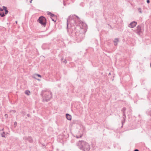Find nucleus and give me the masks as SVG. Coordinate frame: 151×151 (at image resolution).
Returning a JSON list of instances; mask_svg holds the SVG:
<instances>
[{"instance_id": "1", "label": "nucleus", "mask_w": 151, "mask_h": 151, "mask_svg": "<svg viewBox=\"0 0 151 151\" xmlns=\"http://www.w3.org/2000/svg\"><path fill=\"white\" fill-rule=\"evenodd\" d=\"M83 23L79 17L75 15H70L67 19V29L68 35L70 37L75 38L78 42L83 39L84 35L79 33L75 25L78 26Z\"/></svg>"}, {"instance_id": "2", "label": "nucleus", "mask_w": 151, "mask_h": 151, "mask_svg": "<svg viewBox=\"0 0 151 151\" xmlns=\"http://www.w3.org/2000/svg\"><path fill=\"white\" fill-rule=\"evenodd\" d=\"M78 146L80 149L83 151H88L90 148L89 144L83 140L80 141L78 142Z\"/></svg>"}, {"instance_id": "3", "label": "nucleus", "mask_w": 151, "mask_h": 151, "mask_svg": "<svg viewBox=\"0 0 151 151\" xmlns=\"http://www.w3.org/2000/svg\"><path fill=\"white\" fill-rule=\"evenodd\" d=\"M43 101L47 102L52 98V92L44 90L42 91Z\"/></svg>"}, {"instance_id": "4", "label": "nucleus", "mask_w": 151, "mask_h": 151, "mask_svg": "<svg viewBox=\"0 0 151 151\" xmlns=\"http://www.w3.org/2000/svg\"><path fill=\"white\" fill-rule=\"evenodd\" d=\"M144 31V29L142 27V24H140L138 25L136 28L134 30V32L138 35H140L141 34L143 33Z\"/></svg>"}, {"instance_id": "5", "label": "nucleus", "mask_w": 151, "mask_h": 151, "mask_svg": "<svg viewBox=\"0 0 151 151\" xmlns=\"http://www.w3.org/2000/svg\"><path fill=\"white\" fill-rule=\"evenodd\" d=\"M37 21L40 23L42 25L45 27V26L46 23V18L43 16H41L37 20Z\"/></svg>"}, {"instance_id": "6", "label": "nucleus", "mask_w": 151, "mask_h": 151, "mask_svg": "<svg viewBox=\"0 0 151 151\" xmlns=\"http://www.w3.org/2000/svg\"><path fill=\"white\" fill-rule=\"evenodd\" d=\"M23 139L26 142L28 141L30 143H32L33 142V140L32 138L30 136H25L23 137Z\"/></svg>"}, {"instance_id": "7", "label": "nucleus", "mask_w": 151, "mask_h": 151, "mask_svg": "<svg viewBox=\"0 0 151 151\" xmlns=\"http://www.w3.org/2000/svg\"><path fill=\"white\" fill-rule=\"evenodd\" d=\"M137 24V22L135 21H133L129 24L128 27L131 28H133L136 26Z\"/></svg>"}, {"instance_id": "8", "label": "nucleus", "mask_w": 151, "mask_h": 151, "mask_svg": "<svg viewBox=\"0 0 151 151\" xmlns=\"http://www.w3.org/2000/svg\"><path fill=\"white\" fill-rule=\"evenodd\" d=\"M122 118L123 119V120L122 121V124L123 125V123H125V120H126L125 119L126 118V116L125 115V113H123H123Z\"/></svg>"}, {"instance_id": "9", "label": "nucleus", "mask_w": 151, "mask_h": 151, "mask_svg": "<svg viewBox=\"0 0 151 151\" xmlns=\"http://www.w3.org/2000/svg\"><path fill=\"white\" fill-rule=\"evenodd\" d=\"M66 116L67 119L69 120H71V116L70 115L68 114H66Z\"/></svg>"}, {"instance_id": "10", "label": "nucleus", "mask_w": 151, "mask_h": 151, "mask_svg": "<svg viewBox=\"0 0 151 151\" xmlns=\"http://www.w3.org/2000/svg\"><path fill=\"white\" fill-rule=\"evenodd\" d=\"M3 8H4V10L5 11V15L7 14L8 12V10H7V7L4 6H3Z\"/></svg>"}, {"instance_id": "11", "label": "nucleus", "mask_w": 151, "mask_h": 151, "mask_svg": "<svg viewBox=\"0 0 151 151\" xmlns=\"http://www.w3.org/2000/svg\"><path fill=\"white\" fill-rule=\"evenodd\" d=\"M62 62H63L65 64H66L67 63V61L66 59H64L63 60V57H62L60 59Z\"/></svg>"}, {"instance_id": "12", "label": "nucleus", "mask_w": 151, "mask_h": 151, "mask_svg": "<svg viewBox=\"0 0 151 151\" xmlns=\"http://www.w3.org/2000/svg\"><path fill=\"white\" fill-rule=\"evenodd\" d=\"M47 14L48 15H50L51 18H52V17H55V16H56V15H55L54 14H53L52 13H51L50 12H49L47 13Z\"/></svg>"}, {"instance_id": "13", "label": "nucleus", "mask_w": 151, "mask_h": 151, "mask_svg": "<svg viewBox=\"0 0 151 151\" xmlns=\"http://www.w3.org/2000/svg\"><path fill=\"white\" fill-rule=\"evenodd\" d=\"M51 19L52 21H53L55 22H56V20L57 19V16H55V17H53L51 18Z\"/></svg>"}, {"instance_id": "14", "label": "nucleus", "mask_w": 151, "mask_h": 151, "mask_svg": "<svg viewBox=\"0 0 151 151\" xmlns=\"http://www.w3.org/2000/svg\"><path fill=\"white\" fill-rule=\"evenodd\" d=\"M30 93V91L28 90H26L25 91V94L28 96L29 95Z\"/></svg>"}, {"instance_id": "15", "label": "nucleus", "mask_w": 151, "mask_h": 151, "mask_svg": "<svg viewBox=\"0 0 151 151\" xmlns=\"http://www.w3.org/2000/svg\"><path fill=\"white\" fill-rule=\"evenodd\" d=\"M5 16V14L4 12H0V16L2 17H4Z\"/></svg>"}, {"instance_id": "16", "label": "nucleus", "mask_w": 151, "mask_h": 151, "mask_svg": "<svg viewBox=\"0 0 151 151\" xmlns=\"http://www.w3.org/2000/svg\"><path fill=\"white\" fill-rule=\"evenodd\" d=\"M126 110V108L125 107H123L122 109L121 110V111L123 113H125V111Z\"/></svg>"}, {"instance_id": "17", "label": "nucleus", "mask_w": 151, "mask_h": 151, "mask_svg": "<svg viewBox=\"0 0 151 151\" xmlns=\"http://www.w3.org/2000/svg\"><path fill=\"white\" fill-rule=\"evenodd\" d=\"M118 42H119V40H118V38L115 39L114 41V43H115V42L117 43Z\"/></svg>"}, {"instance_id": "18", "label": "nucleus", "mask_w": 151, "mask_h": 151, "mask_svg": "<svg viewBox=\"0 0 151 151\" xmlns=\"http://www.w3.org/2000/svg\"><path fill=\"white\" fill-rule=\"evenodd\" d=\"M1 137H5L4 132H3L1 134Z\"/></svg>"}, {"instance_id": "19", "label": "nucleus", "mask_w": 151, "mask_h": 151, "mask_svg": "<svg viewBox=\"0 0 151 151\" xmlns=\"http://www.w3.org/2000/svg\"><path fill=\"white\" fill-rule=\"evenodd\" d=\"M138 9V10L139 13H142V10H141V8H139Z\"/></svg>"}, {"instance_id": "20", "label": "nucleus", "mask_w": 151, "mask_h": 151, "mask_svg": "<svg viewBox=\"0 0 151 151\" xmlns=\"http://www.w3.org/2000/svg\"><path fill=\"white\" fill-rule=\"evenodd\" d=\"M35 75H36V76H37L38 77H41V75H40V74H36Z\"/></svg>"}, {"instance_id": "21", "label": "nucleus", "mask_w": 151, "mask_h": 151, "mask_svg": "<svg viewBox=\"0 0 151 151\" xmlns=\"http://www.w3.org/2000/svg\"><path fill=\"white\" fill-rule=\"evenodd\" d=\"M17 123L16 122H14V125L15 127L17 125Z\"/></svg>"}, {"instance_id": "22", "label": "nucleus", "mask_w": 151, "mask_h": 151, "mask_svg": "<svg viewBox=\"0 0 151 151\" xmlns=\"http://www.w3.org/2000/svg\"><path fill=\"white\" fill-rule=\"evenodd\" d=\"M4 10V8L3 9H2L1 8H0V11H3Z\"/></svg>"}, {"instance_id": "23", "label": "nucleus", "mask_w": 151, "mask_h": 151, "mask_svg": "<svg viewBox=\"0 0 151 151\" xmlns=\"http://www.w3.org/2000/svg\"><path fill=\"white\" fill-rule=\"evenodd\" d=\"M82 137V135H81L79 137H78V136H76V137L77 138H81Z\"/></svg>"}, {"instance_id": "24", "label": "nucleus", "mask_w": 151, "mask_h": 151, "mask_svg": "<svg viewBox=\"0 0 151 151\" xmlns=\"http://www.w3.org/2000/svg\"><path fill=\"white\" fill-rule=\"evenodd\" d=\"M147 2L148 4H149L150 3V1L149 0H147Z\"/></svg>"}, {"instance_id": "25", "label": "nucleus", "mask_w": 151, "mask_h": 151, "mask_svg": "<svg viewBox=\"0 0 151 151\" xmlns=\"http://www.w3.org/2000/svg\"><path fill=\"white\" fill-rule=\"evenodd\" d=\"M27 116L29 117H30V114H27Z\"/></svg>"}, {"instance_id": "26", "label": "nucleus", "mask_w": 151, "mask_h": 151, "mask_svg": "<svg viewBox=\"0 0 151 151\" xmlns=\"http://www.w3.org/2000/svg\"><path fill=\"white\" fill-rule=\"evenodd\" d=\"M117 45V43H116V42H115V43H114V45Z\"/></svg>"}, {"instance_id": "27", "label": "nucleus", "mask_w": 151, "mask_h": 151, "mask_svg": "<svg viewBox=\"0 0 151 151\" xmlns=\"http://www.w3.org/2000/svg\"><path fill=\"white\" fill-rule=\"evenodd\" d=\"M134 151H139V150L138 149H136L134 150Z\"/></svg>"}, {"instance_id": "28", "label": "nucleus", "mask_w": 151, "mask_h": 151, "mask_svg": "<svg viewBox=\"0 0 151 151\" xmlns=\"http://www.w3.org/2000/svg\"><path fill=\"white\" fill-rule=\"evenodd\" d=\"M8 116V115L6 114H5V116H6H6Z\"/></svg>"}, {"instance_id": "29", "label": "nucleus", "mask_w": 151, "mask_h": 151, "mask_svg": "<svg viewBox=\"0 0 151 151\" xmlns=\"http://www.w3.org/2000/svg\"><path fill=\"white\" fill-rule=\"evenodd\" d=\"M32 0H31V1H30V3H31V2H32Z\"/></svg>"}]
</instances>
